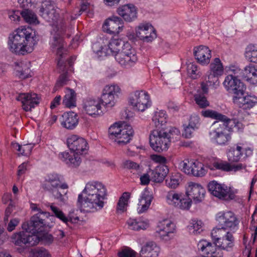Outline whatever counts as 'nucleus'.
Masks as SVG:
<instances>
[{
	"mask_svg": "<svg viewBox=\"0 0 257 257\" xmlns=\"http://www.w3.org/2000/svg\"><path fill=\"white\" fill-rule=\"evenodd\" d=\"M38 41L35 32L28 27L18 29L16 33L11 34L9 37L8 44L12 53L24 55L32 52Z\"/></svg>",
	"mask_w": 257,
	"mask_h": 257,
	"instance_id": "1",
	"label": "nucleus"
},
{
	"mask_svg": "<svg viewBox=\"0 0 257 257\" xmlns=\"http://www.w3.org/2000/svg\"><path fill=\"white\" fill-rule=\"evenodd\" d=\"M69 29L67 28L66 24L62 23L58 26L57 30L53 37L51 47L53 50H56V54L58 56L57 66L60 71L64 72L60 75L55 84V87H61L67 84L68 81V73L65 71V65H64L63 59L66 52L64 47L63 37L65 35L68 37L70 36V34L67 33Z\"/></svg>",
	"mask_w": 257,
	"mask_h": 257,
	"instance_id": "2",
	"label": "nucleus"
},
{
	"mask_svg": "<svg viewBox=\"0 0 257 257\" xmlns=\"http://www.w3.org/2000/svg\"><path fill=\"white\" fill-rule=\"evenodd\" d=\"M108 54L114 55L115 60L121 66L128 68L135 65L138 61L136 51L128 43L118 39H111L108 45Z\"/></svg>",
	"mask_w": 257,
	"mask_h": 257,
	"instance_id": "3",
	"label": "nucleus"
},
{
	"mask_svg": "<svg viewBox=\"0 0 257 257\" xmlns=\"http://www.w3.org/2000/svg\"><path fill=\"white\" fill-rule=\"evenodd\" d=\"M41 188L49 192L55 199L64 202V196L68 192V186L66 183H62L61 175L57 173L48 174L41 184Z\"/></svg>",
	"mask_w": 257,
	"mask_h": 257,
	"instance_id": "4",
	"label": "nucleus"
},
{
	"mask_svg": "<svg viewBox=\"0 0 257 257\" xmlns=\"http://www.w3.org/2000/svg\"><path fill=\"white\" fill-rule=\"evenodd\" d=\"M240 123L236 122L235 119H230L224 122L215 121L211 125L209 132L210 139L218 145H227L231 140V136L228 128H231L233 125L239 126Z\"/></svg>",
	"mask_w": 257,
	"mask_h": 257,
	"instance_id": "5",
	"label": "nucleus"
},
{
	"mask_svg": "<svg viewBox=\"0 0 257 257\" xmlns=\"http://www.w3.org/2000/svg\"><path fill=\"white\" fill-rule=\"evenodd\" d=\"M108 134L111 139H114L118 145L123 146L129 143L132 139L134 131L131 125L123 122L120 123H115L110 126Z\"/></svg>",
	"mask_w": 257,
	"mask_h": 257,
	"instance_id": "6",
	"label": "nucleus"
},
{
	"mask_svg": "<svg viewBox=\"0 0 257 257\" xmlns=\"http://www.w3.org/2000/svg\"><path fill=\"white\" fill-rule=\"evenodd\" d=\"M150 146L156 152L161 153L167 151L170 145L169 138L166 135L165 130H154L149 137Z\"/></svg>",
	"mask_w": 257,
	"mask_h": 257,
	"instance_id": "7",
	"label": "nucleus"
},
{
	"mask_svg": "<svg viewBox=\"0 0 257 257\" xmlns=\"http://www.w3.org/2000/svg\"><path fill=\"white\" fill-rule=\"evenodd\" d=\"M211 235L214 243L219 248L228 249L234 245V237L228 230L223 228H213Z\"/></svg>",
	"mask_w": 257,
	"mask_h": 257,
	"instance_id": "8",
	"label": "nucleus"
},
{
	"mask_svg": "<svg viewBox=\"0 0 257 257\" xmlns=\"http://www.w3.org/2000/svg\"><path fill=\"white\" fill-rule=\"evenodd\" d=\"M238 77L240 75L234 71V74H229L225 77L223 83L226 90L230 93H232L233 96L243 95L246 90V86Z\"/></svg>",
	"mask_w": 257,
	"mask_h": 257,
	"instance_id": "9",
	"label": "nucleus"
},
{
	"mask_svg": "<svg viewBox=\"0 0 257 257\" xmlns=\"http://www.w3.org/2000/svg\"><path fill=\"white\" fill-rule=\"evenodd\" d=\"M96 195H93L91 199L93 200L86 199V197H83V194H80L78 195L77 200V206L81 211L91 212H95L97 210L101 209L104 206L103 200L106 198V197L96 196Z\"/></svg>",
	"mask_w": 257,
	"mask_h": 257,
	"instance_id": "10",
	"label": "nucleus"
},
{
	"mask_svg": "<svg viewBox=\"0 0 257 257\" xmlns=\"http://www.w3.org/2000/svg\"><path fill=\"white\" fill-rule=\"evenodd\" d=\"M50 216L48 212H39L31 217L29 223H24L22 228L29 230L33 234H37L39 237L44 227L47 225L45 217Z\"/></svg>",
	"mask_w": 257,
	"mask_h": 257,
	"instance_id": "11",
	"label": "nucleus"
},
{
	"mask_svg": "<svg viewBox=\"0 0 257 257\" xmlns=\"http://www.w3.org/2000/svg\"><path fill=\"white\" fill-rule=\"evenodd\" d=\"M23 229V231L16 232L12 236V241L15 245L22 247L31 246L39 243L40 237L37 234H33L28 229Z\"/></svg>",
	"mask_w": 257,
	"mask_h": 257,
	"instance_id": "12",
	"label": "nucleus"
},
{
	"mask_svg": "<svg viewBox=\"0 0 257 257\" xmlns=\"http://www.w3.org/2000/svg\"><path fill=\"white\" fill-rule=\"evenodd\" d=\"M179 167L185 173L198 177L204 176L207 171L204 165L196 160L185 159L180 163Z\"/></svg>",
	"mask_w": 257,
	"mask_h": 257,
	"instance_id": "13",
	"label": "nucleus"
},
{
	"mask_svg": "<svg viewBox=\"0 0 257 257\" xmlns=\"http://www.w3.org/2000/svg\"><path fill=\"white\" fill-rule=\"evenodd\" d=\"M134 109L144 111L151 105V101L148 93L144 90L136 91L129 100Z\"/></svg>",
	"mask_w": 257,
	"mask_h": 257,
	"instance_id": "14",
	"label": "nucleus"
},
{
	"mask_svg": "<svg viewBox=\"0 0 257 257\" xmlns=\"http://www.w3.org/2000/svg\"><path fill=\"white\" fill-rule=\"evenodd\" d=\"M120 89L116 85H106L102 90L99 101L100 104L106 107H111L115 103L116 98L120 93Z\"/></svg>",
	"mask_w": 257,
	"mask_h": 257,
	"instance_id": "15",
	"label": "nucleus"
},
{
	"mask_svg": "<svg viewBox=\"0 0 257 257\" xmlns=\"http://www.w3.org/2000/svg\"><path fill=\"white\" fill-rule=\"evenodd\" d=\"M81 194H83V197H86V199L91 200H92L91 198L93 195H96L95 197H106L107 191L105 187L101 183L94 182L87 183Z\"/></svg>",
	"mask_w": 257,
	"mask_h": 257,
	"instance_id": "16",
	"label": "nucleus"
},
{
	"mask_svg": "<svg viewBox=\"0 0 257 257\" xmlns=\"http://www.w3.org/2000/svg\"><path fill=\"white\" fill-rule=\"evenodd\" d=\"M252 154L250 148H243L237 145L231 148L227 152V158L230 163H236L245 160Z\"/></svg>",
	"mask_w": 257,
	"mask_h": 257,
	"instance_id": "17",
	"label": "nucleus"
},
{
	"mask_svg": "<svg viewBox=\"0 0 257 257\" xmlns=\"http://www.w3.org/2000/svg\"><path fill=\"white\" fill-rule=\"evenodd\" d=\"M136 36L145 42H152L157 37L155 30L149 23L140 24L136 28Z\"/></svg>",
	"mask_w": 257,
	"mask_h": 257,
	"instance_id": "18",
	"label": "nucleus"
},
{
	"mask_svg": "<svg viewBox=\"0 0 257 257\" xmlns=\"http://www.w3.org/2000/svg\"><path fill=\"white\" fill-rule=\"evenodd\" d=\"M67 142L69 149L77 155L85 154L88 148L86 140L76 135H72L68 138Z\"/></svg>",
	"mask_w": 257,
	"mask_h": 257,
	"instance_id": "19",
	"label": "nucleus"
},
{
	"mask_svg": "<svg viewBox=\"0 0 257 257\" xmlns=\"http://www.w3.org/2000/svg\"><path fill=\"white\" fill-rule=\"evenodd\" d=\"M217 220L221 226L218 228H223L226 230L235 229L239 223L238 219L231 211H227L218 216Z\"/></svg>",
	"mask_w": 257,
	"mask_h": 257,
	"instance_id": "20",
	"label": "nucleus"
},
{
	"mask_svg": "<svg viewBox=\"0 0 257 257\" xmlns=\"http://www.w3.org/2000/svg\"><path fill=\"white\" fill-rule=\"evenodd\" d=\"M205 189L200 184L190 182L187 188V200H193L196 203L201 202L204 198Z\"/></svg>",
	"mask_w": 257,
	"mask_h": 257,
	"instance_id": "21",
	"label": "nucleus"
},
{
	"mask_svg": "<svg viewBox=\"0 0 257 257\" xmlns=\"http://www.w3.org/2000/svg\"><path fill=\"white\" fill-rule=\"evenodd\" d=\"M167 203L171 205L181 209H189L191 205V201L181 197L174 191H169L166 196Z\"/></svg>",
	"mask_w": 257,
	"mask_h": 257,
	"instance_id": "22",
	"label": "nucleus"
},
{
	"mask_svg": "<svg viewBox=\"0 0 257 257\" xmlns=\"http://www.w3.org/2000/svg\"><path fill=\"white\" fill-rule=\"evenodd\" d=\"M217 246L213 245L206 240H200L197 244L198 248L203 254V257H222V252Z\"/></svg>",
	"mask_w": 257,
	"mask_h": 257,
	"instance_id": "23",
	"label": "nucleus"
},
{
	"mask_svg": "<svg viewBox=\"0 0 257 257\" xmlns=\"http://www.w3.org/2000/svg\"><path fill=\"white\" fill-rule=\"evenodd\" d=\"M208 190L213 196L220 199H231L227 186L212 181L208 184Z\"/></svg>",
	"mask_w": 257,
	"mask_h": 257,
	"instance_id": "24",
	"label": "nucleus"
},
{
	"mask_svg": "<svg viewBox=\"0 0 257 257\" xmlns=\"http://www.w3.org/2000/svg\"><path fill=\"white\" fill-rule=\"evenodd\" d=\"M123 27L122 20L118 17L113 16L105 21L102 28L104 31L110 34H118Z\"/></svg>",
	"mask_w": 257,
	"mask_h": 257,
	"instance_id": "25",
	"label": "nucleus"
},
{
	"mask_svg": "<svg viewBox=\"0 0 257 257\" xmlns=\"http://www.w3.org/2000/svg\"><path fill=\"white\" fill-rule=\"evenodd\" d=\"M59 9L50 2L40 9V15L47 22H57L59 18Z\"/></svg>",
	"mask_w": 257,
	"mask_h": 257,
	"instance_id": "26",
	"label": "nucleus"
},
{
	"mask_svg": "<svg viewBox=\"0 0 257 257\" xmlns=\"http://www.w3.org/2000/svg\"><path fill=\"white\" fill-rule=\"evenodd\" d=\"M233 102L243 109H250L257 104V97L254 95H243L233 96Z\"/></svg>",
	"mask_w": 257,
	"mask_h": 257,
	"instance_id": "27",
	"label": "nucleus"
},
{
	"mask_svg": "<svg viewBox=\"0 0 257 257\" xmlns=\"http://www.w3.org/2000/svg\"><path fill=\"white\" fill-rule=\"evenodd\" d=\"M17 99L22 102L23 109L26 111H31L39 103V98L36 93H21Z\"/></svg>",
	"mask_w": 257,
	"mask_h": 257,
	"instance_id": "28",
	"label": "nucleus"
},
{
	"mask_svg": "<svg viewBox=\"0 0 257 257\" xmlns=\"http://www.w3.org/2000/svg\"><path fill=\"white\" fill-rule=\"evenodd\" d=\"M83 109L87 114L94 117L102 114L101 106L98 99L88 98L83 104Z\"/></svg>",
	"mask_w": 257,
	"mask_h": 257,
	"instance_id": "29",
	"label": "nucleus"
},
{
	"mask_svg": "<svg viewBox=\"0 0 257 257\" xmlns=\"http://www.w3.org/2000/svg\"><path fill=\"white\" fill-rule=\"evenodd\" d=\"M175 230V225L170 220H164L162 227L156 231V236L165 241L169 240L173 237Z\"/></svg>",
	"mask_w": 257,
	"mask_h": 257,
	"instance_id": "30",
	"label": "nucleus"
},
{
	"mask_svg": "<svg viewBox=\"0 0 257 257\" xmlns=\"http://www.w3.org/2000/svg\"><path fill=\"white\" fill-rule=\"evenodd\" d=\"M194 55L197 62L202 65L209 64L211 57V51L208 47L200 45L194 48Z\"/></svg>",
	"mask_w": 257,
	"mask_h": 257,
	"instance_id": "31",
	"label": "nucleus"
},
{
	"mask_svg": "<svg viewBox=\"0 0 257 257\" xmlns=\"http://www.w3.org/2000/svg\"><path fill=\"white\" fill-rule=\"evenodd\" d=\"M117 12L118 15L126 22H131L137 17L136 8L132 4L122 6L117 9Z\"/></svg>",
	"mask_w": 257,
	"mask_h": 257,
	"instance_id": "32",
	"label": "nucleus"
},
{
	"mask_svg": "<svg viewBox=\"0 0 257 257\" xmlns=\"http://www.w3.org/2000/svg\"><path fill=\"white\" fill-rule=\"evenodd\" d=\"M62 117L61 124L67 129L73 130L78 123L79 117L77 114L73 111L64 112Z\"/></svg>",
	"mask_w": 257,
	"mask_h": 257,
	"instance_id": "33",
	"label": "nucleus"
},
{
	"mask_svg": "<svg viewBox=\"0 0 257 257\" xmlns=\"http://www.w3.org/2000/svg\"><path fill=\"white\" fill-rule=\"evenodd\" d=\"M169 171L168 167L164 165H160L151 171V180L155 182H162Z\"/></svg>",
	"mask_w": 257,
	"mask_h": 257,
	"instance_id": "34",
	"label": "nucleus"
},
{
	"mask_svg": "<svg viewBox=\"0 0 257 257\" xmlns=\"http://www.w3.org/2000/svg\"><path fill=\"white\" fill-rule=\"evenodd\" d=\"M160 251V247L155 242L150 241L142 248L140 254L143 257H157Z\"/></svg>",
	"mask_w": 257,
	"mask_h": 257,
	"instance_id": "35",
	"label": "nucleus"
},
{
	"mask_svg": "<svg viewBox=\"0 0 257 257\" xmlns=\"http://www.w3.org/2000/svg\"><path fill=\"white\" fill-rule=\"evenodd\" d=\"M152 199L153 197L149 194L148 191L145 190L142 192L138 203V212L139 213H143L148 210L151 205Z\"/></svg>",
	"mask_w": 257,
	"mask_h": 257,
	"instance_id": "36",
	"label": "nucleus"
},
{
	"mask_svg": "<svg viewBox=\"0 0 257 257\" xmlns=\"http://www.w3.org/2000/svg\"><path fill=\"white\" fill-rule=\"evenodd\" d=\"M257 70V66L252 64H249L245 66L243 69L236 68L234 71H236L238 73L240 77L245 79L246 81L250 82L252 77L254 76V73Z\"/></svg>",
	"mask_w": 257,
	"mask_h": 257,
	"instance_id": "37",
	"label": "nucleus"
},
{
	"mask_svg": "<svg viewBox=\"0 0 257 257\" xmlns=\"http://www.w3.org/2000/svg\"><path fill=\"white\" fill-rule=\"evenodd\" d=\"M60 158L66 164L75 167L79 166L81 162L78 155L75 153L72 155L68 152H63L60 155Z\"/></svg>",
	"mask_w": 257,
	"mask_h": 257,
	"instance_id": "38",
	"label": "nucleus"
},
{
	"mask_svg": "<svg viewBox=\"0 0 257 257\" xmlns=\"http://www.w3.org/2000/svg\"><path fill=\"white\" fill-rule=\"evenodd\" d=\"M201 114L202 116H203L205 117H209L212 119L218 120L219 122H224L226 121H227V120L230 121L231 119L227 117L225 115L218 113L215 110L210 109L202 110L201 112Z\"/></svg>",
	"mask_w": 257,
	"mask_h": 257,
	"instance_id": "39",
	"label": "nucleus"
},
{
	"mask_svg": "<svg viewBox=\"0 0 257 257\" xmlns=\"http://www.w3.org/2000/svg\"><path fill=\"white\" fill-rule=\"evenodd\" d=\"M62 103L68 108L76 106V93L73 90L68 89V92L63 98Z\"/></svg>",
	"mask_w": 257,
	"mask_h": 257,
	"instance_id": "40",
	"label": "nucleus"
},
{
	"mask_svg": "<svg viewBox=\"0 0 257 257\" xmlns=\"http://www.w3.org/2000/svg\"><path fill=\"white\" fill-rule=\"evenodd\" d=\"M152 121L156 127H160L167 122V114L163 110L156 111L152 117Z\"/></svg>",
	"mask_w": 257,
	"mask_h": 257,
	"instance_id": "41",
	"label": "nucleus"
},
{
	"mask_svg": "<svg viewBox=\"0 0 257 257\" xmlns=\"http://www.w3.org/2000/svg\"><path fill=\"white\" fill-rule=\"evenodd\" d=\"M210 73L217 76H221L223 72L222 64L219 58H215L210 65Z\"/></svg>",
	"mask_w": 257,
	"mask_h": 257,
	"instance_id": "42",
	"label": "nucleus"
},
{
	"mask_svg": "<svg viewBox=\"0 0 257 257\" xmlns=\"http://www.w3.org/2000/svg\"><path fill=\"white\" fill-rule=\"evenodd\" d=\"M21 15L27 23L30 24L39 23L36 15L30 10H23L21 12Z\"/></svg>",
	"mask_w": 257,
	"mask_h": 257,
	"instance_id": "43",
	"label": "nucleus"
},
{
	"mask_svg": "<svg viewBox=\"0 0 257 257\" xmlns=\"http://www.w3.org/2000/svg\"><path fill=\"white\" fill-rule=\"evenodd\" d=\"M31 70L29 67L24 63H21V66L18 65L16 68V74L21 79H26L31 76Z\"/></svg>",
	"mask_w": 257,
	"mask_h": 257,
	"instance_id": "44",
	"label": "nucleus"
},
{
	"mask_svg": "<svg viewBox=\"0 0 257 257\" xmlns=\"http://www.w3.org/2000/svg\"><path fill=\"white\" fill-rule=\"evenodd\" d=\"M128 228L134 230L145 229L148 226V224L141 221H138L136 219L130 218L127 221Z\"/></svg>",
	"mask_w": 257,
	"mask_h": 257,
	"instance_id": "45",
	"label": "nucleus"
},
{
	"mask_svg": "<svg viewBox=\"0 0 257 257\" xmlns=\"http://www.w3.org/2000/svg\"><path fill=\"white\" fill-rule=\"evenodd\" d=\"M245 57L250 62L257 63V46L248 45L246 48Z\"/></svg>",
	"mask_w": 257,
	"mask_h": 257,
	"instance_id": "46",
	"label": "nucleus"
},
{
	"mask_svg": "<svg viewBox=\"0 0 257 257\" xmlns=\"http://www.w3.org/2000/svg\"><path fill=\"white\" fill-rule=\"evenodd\" d=\"M194 100L197 105L201 108H204L209 105V102L204 94L197 92L194 95Z\"/></svg>",
	"mask_w": 257,
	"mask_h": 257,
	"instance_id": "47",
	"label": "nucleus"
},
{
	"mask_svg": "<svg viewBox=\"0 0 257 257\" xmlns=\"http://www.w3.org/2000/svg\"><path fill=\"white\" fill-rule=\"evenodd\" d=\"M124 168L131 170V172H136L140 174L142 171V166L138 163L131 160H125L123 162Z\"/></svg>",
	"mask_w": 257,
	"mask_h": 257,
	"instance_id": "48",
	"label": "nucleus"
},
{
	"mask_svg": "<svg viewBox=\"0 0 257 257\" xmlns=\"http://www.w3.org/2000/svg\"><path fill=\"white\" fill-rule=\"evenodd\" d=\"M130 197V194L128 192H124L122 196L119 198L117 205V211L123 212L125 210V206L127 204L128 199Z\"/></svg>",
	"mask_w": 257,
	"mask_h": 257,
	"instance_id": "49",
	"label": "nucleus"
},
{
	"mask_svg": "<svg viewBox=\"0 0 257 257\" xmlns=\"http://www.w3.org/2000/svg\"><path fill=\"white\" fill-rule=\"evenodd\" d=\"M50 209L53 214V216L59 218L66 224H68V218L60 209L53 205L50 206Z\"/></svg>",
	"mask_w": 257,
	"mask_h": 257,
	"instance_id": "50",
	"label": "nucleus"
},
{
	"mask_svg": "<svg viewBox=\"0 0 257 257\" xmlns=\"http://www.w3.org/2000/svg\"><path fill=\"white\" fill-rule=\"evenodd\" d=\"M205 81L209 84L211 88L215 89L219 85V76L210 73L205 79Z\"/></svg>",
	"mask_w": 257,
	"mask_h": 257,
	"instance_id": "51",
	"label": "nucleus"
},
{
	"mask_svg": "<svg viewBox=\"0 0 257 257\" xmlns=\"http://www.w3.org/2000/svg\"><path fill=\"white\" fill-rule=\"evenodd\" d=\"M31 257H50L48 251L45 248H35L31 251Z\"/></svg>",
	"mask_w": 257,
	"mask_h": 257,
	"instance_id": "52",
	"label": "nucleus"
},
{
	"mask_svg": "<svg viewBox=\"0 0 257 257\" xmlns=\"http://www.w3.org/2000/svg\"><path fill=\"white\" fill-rule=\"evenodd\" d=\"M165 130L166 135L169 138L170 142L172 141V139H177L180 135V132L176 127H171L169 130Z\"/></svg>",
	"mask_w": 257,
	"mask_h": 257,
	"instance_id": "53",
	"label": "nucleus"
},
{
	"mask_svg": "<svg viewBox=\"0 0 257 257\" xmlns=\"http://www.w3.org/2000/svg\"><path fill=\"white\" fill-rule=\"evenodd\" d=\"M230 165L231 164L227 162H216L214 164V167L218 170H221L224 171H231V169H230Z\"/></svg>",
	"mask_w": 257,
	"mask_h": 257,
	"instance_id": "54",
	"label": "nucleus"
},
{
	"mask_svg": "<svg viewBox=\"0 0 257 257\" xmlns=\"http://www.w3.org/2000/svg\"><path fill=\"white\" fill-rule=\"evenodd\" d=\"M202 224V222L200 220H192L191 225L189 226V229L192 230V232L194 233H200L202 231L201 229Z\"/></svg>",
	"mask_w": 257,
	"mask_h": 257,
	"instance_id": "55",
	"label": "nucleus"
},
{
	"mask_svg": "<svg viewBox=\"0 0 257 257\" xmlns=\"http://www.w3.org/2000/svg\"><path fill=\"white\" fill-rule=\"evenodd\" d=\"M188 125L194 130L198 129L200 125V118L197 115L190 117Z\"/></svg>",
	"mask_w": 257,
	"mask_h": 257,
	"instance_id": "56",
	"label": "nucleus"
},
{
	"mask_svg": "<svg viewBox=\"0 0 257 257\" xmlns=\"http://www.w3.org/2000/svg\"><path fill=\"white\" fill-rule=\"evenodd\" d=\"M188 73L191 75L193 78H196L198 73L197 66L193 63H190L187 65Z\"/></svg>",
	"mask_w": 257,
	"mask_h": 257,
	"instance_id": "57",
	"label": "nucleus"
},
{
	"mask_svg": "<svg viewBox=\"0 0 257 257\" xmlns=\"http://www.w3.org/2000/svg\"><path fill=\"white\" fill-rule=\"evenodd\" d=\"M118 257H135L136 253L133 250L127 248L118 253Z\"/></svg>",
	"mask_w": 257,
	"mask_h": 257,
	"instance_id": "58",
	"label": "nucleus"
},
{
	"mask_svg": "<svg viewBox=\"0 0 257 257\" xmlns=\"http://www.w3.org/2000/svg\"><path fill=\"white\" fill-rule=\"evenodd\" d=\"M166 183L171 188H176L179 185V179L171 177L169 179H166Z\"/></svg>",
	"mask_w": 257,
	"mask_h": 257,
	"instance_id": "59",
	"label": "nucleus"
},
{
	"mask_svg": "<svg viewBox=\"0 0 257 257\" xmlns=\"http://www.w3.org/2000/svg\"><path fill=\"white\" fill-rule=\"evenodd\" d=\"M20 220L18 218H14L11 219L8 223L7 230L9 232H11L15 229V227L19 223Z\"/></svg>",
	"mask_w": 257,
	"mask_h": 257,
	"instance_id": "60",
	"label": "nucleus"
},
{
	"mask_svg": "<svg viewBox=\"0 0 257 257\" xmlns=\"http://www.w3.org/2000/svg\"><path fill=\"white\" fill-rule=\"evenodd\" d=\"M18 2L23 10H29L32 6V0H18Z\"/></svg>",
	"mask_w": 257,
	"mask_h": 257,
	"instance_id": "61",
	"label": "nucleus"
},
{
	"mask_svg": "<svg viewBox=\"0 0 257 257\" xmlns=\"http://www.w3.org/2000/svg\"><path fill=\"white\" fill-rule=\"evenodd\" d=\"M195 130L190 126L189 125L184 127V131L183 134V136L185 138H190L192 137V134L193 131Z\"/></svg>",
	"mask_w": 257,
	"mask_h": 257,
	"instance_id": "62",
	"label": "nucleus"
},
{
	"mask_svg": "<svg viewBox=\"0 0 257 257\" xmlns=\"http://www.w3.org/2000/svg\"><path fill=\"white\" fill-rule=\"evenodd\" d=\"M34 144H27L23 145V152L25 156H29L30 155L31 151L34 148Z\"/></svg>",
	"mask_w": 257,
	"mask_h": 257,
	"instance_id": "63",
	"label": "nucleus"
},
{
	"mask_svg": "<svg viewBox=\"0 0 257 257\" xmlns=\"http://www.w3.org/2000/svg\"><path fill=\"white\" fill-rule=\"evenodd\" d=\"M61 100V97L60 95L56 96L51 102V109H53L58 106L60 104Z\"/></svg>",
	"mask_w": 257,
	"mask_h": 257,
	"instance_id": "64",
	"label": "nucleus"
}]
</instances>
